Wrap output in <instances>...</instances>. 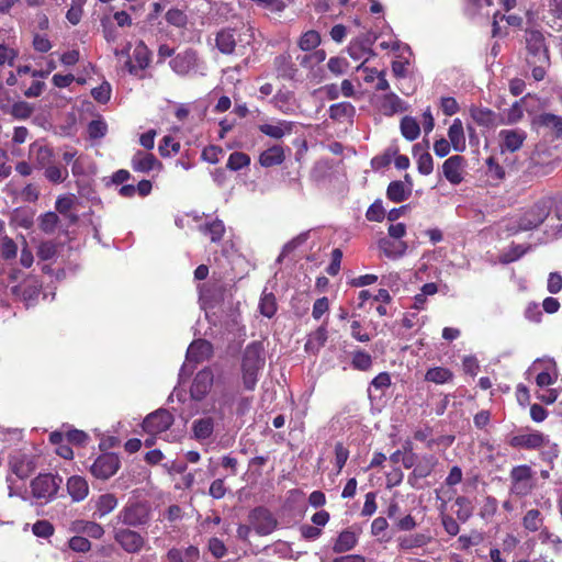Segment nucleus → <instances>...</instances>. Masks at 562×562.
I'll list each match as a JSON object with an SVG mask.
<instances>
[{
	"instance_id": "f257e3e1",
	"label": "nucleus",
	"mask_w": 562,
	"mask_h": 562,
	"mask_svg": "<svg viewBox=\"0 0 562 562\" xmlns=\"http://www.w3.org/2000/svg\"><path fill=\"white\" fill-rule=\"evenodd\" d=\"M525 44L526 64L531 68L532 78L536 81H541L551 65L546 36L539 30L528 29L525 31Z\"/></svg>"
},
{
	"instance_id": "f03ea898",
	"label": "nucleus",
	"mask_w": 562,
	"mask_h": 562,
	"mask_svg": "<svg viewBox=\"0 0 562 562\" xmlns=\"http://www.w3.org/2000/svg\"><path fill=\"white\" fill-rule=\"evenodd\" d=\"M266 364V348L262 341H252L246 346L241 355V382L247 391H254L258 383V374Z\"/></svg>"
},
{
	"instance_id": "7ed1b4c3",
	"label": "nucleus",
	"mask_w": 562,
	"mask_h": 562,
	"mask_svg": "<svg viewBox=\"0 0 562 562\" xmlns=\"http://www.w3.org/2000/svg\"><path fill=\"white\" fill-rule=\"evenodd\" d=\"M553 205L552 198H542L524 213L518 222L521 231H529L538 227L549 216Z\"/></svg>"
},
{
	"instance_id": "20e7f679",
	"label": "nucleus",
	"mask_w": 562,
	"mask_h": 562,
	"mask_svg": "<svg viewBox=\"0 0 562 562\" xmlns=\"http://www.w3.org/2000/svg\"><path fill=\"white\" fill-rule=\"evenodd\" d=\"M116 518L127 527L144 526L150 520V507L146 503L134 502L124 506Z\"/></svg>"
},
{
	"instance_id": "39448f33",
	"label": "nucleus",
	"mask_w": 562,
	"mask_h": 562,
	"mask_svg": "<svg viewBox=\"0 0 562 562\" xmlns=\"http://www.w3.org/2000/svg\"><path fill=\"white\" fill-rule=\"evenodd\" d=\"M61 483L59 475L40 474L31 482L32 495L37 499L48 501L57 494Z\"/></svg>"
},
{
	"instance_id": "423d86ee",
	"label": "nucleus",
	"mask_w": 562,
	"mask_h": 562,
	"mask_svg": "<svg viewBox=\"0 0 562 562\" xmlns=\"http://www.w3.org/2000/svg\"><path fill=\"white\" fill-rule=\"evenodd\" d=\"M113 539L122 550L130 554L139 553L146 544V539L131 528H114Z\"/></svg>"
},
{
	"instance_id": "0eeeda50",
	"label": "nucleus",
	"mask_w": 562,
	"mask_h": 562,
	"mask_svg": "<svg viewBox=\"0 0 562 562\" xmlns=\"http://www.w3.org/2000/svg\"><path fill=\"white\" fill-rule=\"evenodd\" d=\"M121 461L117 454L109 452L99 456L90 468L92 475L99 480H108L120 469Z\"/></svg>"
},
{
	"instance_id": "6e6552de",
	"label": "nucleus",
	"mask_w": 562,
	"mask_h": 562,
	"mask_svg": "<svg viewBox=\"0 0 562 562\" xmlns=\"http://www.w3.org/2000/svg\"><path fill=\"white\" fill-rule=\"evenodd\" d=\"M249 521L255 531L260 536L270 535L278 521L271 512L265 507H256L249 514Z\"/></svg>"
},
{
	"instance_id": "1a4fd4ad",
	"label": "nucleus",
	"mask_w": 562,
	"mask_h": 562,
	"mask_svg": "<svg viewBox=\"0 0 562 562\" xmlns=\"http://www.w3.org/2000/svg\"><path fill=\"white\" fill-rule=\"evenodd\" d=\"M42 290V282L34 276H29L22 283L11 288V293L27 306L36 302Z\"/></svg>"
},
{
	"instance_id": "9d476101",
	"label": "nucleus",
	"mask_w": 562,
	"mask_h": 562,
	"mask_svg": "<svg viewBox=\"0 0 562 562\" xmlns=\"http://www.w3.org/2000/svg\"><path fill=\"white\" fill-rule=\"evenodd\" d=\"M172 414L165 409L159 408L150 413L143 422V428L150 434H159L168 430L173 424Z\"/></svg>"
},
{
	"instance_id": "9b49d317",
	"label": "nucleus",
	"mask_w": 562,
	"mask_h": 562,
	"mask_svg": "<svg viewBox=\"0 0 562 562\" xmlns=\"http://www.w3.org/2000/svg\"><path fill=\"white\" fill-rule=\"evenodd\" d=\"M214 381L213 371L210 368L200 370L191 384L190 395L194 401H202L210 392Z\"/></svg>"
},
{
	"instance_id": "f8f14e48",
	"label": "nucleus",
	"mask_w": 562,
	"mask_h": 562,
	"mask_svg": "<svg viewBox=\"0 0 562 562\" xmlns=\"http://www.w3.org/2000/svg\"><path fill=\"white\" fill-rule=\"evenodd\" d=\"M169 65L176 74L187 76L198 67V53L192 48H188L178 53L170 60Z\"/></svg>"
},
{
	"instance_id": "ddd939ff",
	"label": "nucleus",
	"mask_w": 562,
	"mask_h": 562,
	"mask_svg": "<svg viewBox=\"0 0 562 562\" xmlns=\"http://www.w3.org/2000/svg\"><path fill=\"white\" fill-rule=\"evenodd\" d=\"M467 160L463 156L454 155L449 157L442 165V173L451 184H459L463 181Z\"/></svg>"
},
{
	"instance_id": "4468645a",
	"label": "nucleus",
	"mask_w": 562,
	"mask_h": 562,
	"mask_svg": "<svg viewBox=\"0 0 562 562\" xmlns=\"http://www.w3.org/2000/svg\"><path fill=\"white\" fill-rule=\"evenodd\" d=\"M133 58L136 64H134L131 58L125 61V67L131 75H137L138 70H144L148 67L150 61V52L143 41L136 44L133 52Z\"/></svg>"
},
{
	"instance_id": "2eb2a0df",
	"label": "nucleus",
	"mask_w": 562,
	"mask_h": 562,
	"mask_svg": "<svg viewBox=\"0 0 562 562\" xmlns=\"http://www.w3.org/2000/svg\"><path fill=\"white\" fill-rule=\"evenodd\" d=\"M241 43V33L236 34L235 29H223L216 34L215 44L222 54H233L237 43Z\"/></svg>"
},
{
	"instance_id": "dca6fc26",
	"label": "nucleus",
	"mask_w": 562,
	"mask_h": 562,
	"mask_svg": "<svg viewBox=\"0 0 562 562\" xmlns=\"http://www.w3.org/2000/svg\"><path fill=\"white\" fill-rule=\"evenodd\" d=\"M508 443L513 448L538 449L546 443V438L541 432L533 431L516 435L510 438Z\"/></svg>"
},
{
	"instance_id": "f3484780",
	"label": "nucleus",
	"mask_w": 562,
	"mask_h": 562,
	"mask_svg": "<svg viewBox=\"0 0 562 562\" xmlns=\"http://www.w3.org/2000/svg\"><path fill=\"white\" fill-rule=\"evenodd\" d=\"M213 352V346L205 339H198L191 342L187 350V360L199 363L210 358Z\"/></svg>"
},
{
	"instance_id": "a211bd4d",
	"label": "nucleus",
	"mask_w": 562,
	"mask_h": 562,
	"mask_svg": "<svg viewBox=\"0 0 562 562\" xmlns=\"http://www.w3.org/2000/svg\"><path fill=\"white\" fill-rule=\"evenodd\" d=\"M10 468L19 479L24 480L34 472L35 463L25 454H16L11 457Z\"/></svg>"
},
{
	"instance_id": "6ab92c4d",
	"label": "nucleus",
	"mask_w": 562,
	"mask_h": 562,
	"mask_svg": "<svg viewBox=\"0 0 562 562\" xmlns=\"http://www.w3.org/2000/svg\"><path fill=\"white\" fill-rule=\"evenodd\" d=\"M375 37L372 38L369 34H366L351 41L348 46L349 56L355 60H359L364 56V54L374 55L371 49Z\"/></svg>"
},
{
	"instance_id": "aec40b11",
	"label": "nucleus",
	"mask_w": 562,
	"mask_h": 562,
	"mask_svg": "<svg viewBox=\"0 0 562 562\" xmlns=\"http://www.w3.org/2000/svg\"><path fill=\"white\" fill-rule=\"evenodd\" d=\"M448 138L449 143L452 146V148L462 153L465 150L467 143H465V136H464V130L463 124L460 119H454L452 124L450 125L448 130Z\"/></svg>"
},
{
	"instance_id": "412c9836",
	"label": "nucleus",
	"mask_w": 562,
	"mask_h": 562,
	"mask_svg": "<svg viewBox=\"0 0 562 562\" xmlns=\"http://www.w3.org/2000/svg\"><path fill=\"white\" fill-rule=\"evenodd\" d=\"M470 115L477 125L484 127H494L499 122L498 115L487 108L472 106Z\"/></svg>"
},
{
	"instance_id": "4be33fe9",
	"label": "nucleus",
	"mask_w": 562,
	"mask_h": 562,
	"mask_svg": "<svg viewBox=\"0 0 562 562\" xmlns=\"http://www.w3.org/2000/svg\"><path fill=\"white\" fill-rule=\"evenodd\" d=\"M214 418L211 416L194 419L191 426L194 438L198 440L209 439L214 431Z\"/></svg>"
},
{
	"instance_id": "5701e85b",
	"label": "nucleus",
	"mask_w": 562,
	"mask_h": 562,
	"mask_svg": "<svg viewBox=\"0 0 562 562\" xmlns=\"http://www.w3.org/2000/svg\"><path fill=\"white\" fill-rule=\"evenodd\" d=\"M156 166H161L153 154L137 151L132 158V168L139 172H149Z\"/></svg>"
},
{
	"instance_id": "b1692460",
	"label": "nucleus",
	"mask_w": 562,
	"mask_h": 562,
	"mask_svg": "<svg viewBox=\"0 0 562 562\" xmlns=\"http://www.w3.org/2000/svg\"><path fill=\"white\" fill-rule=\"evenodd\" d=\"M67 491L74 502H80L87 497L89 486L83 477L74 475L68 479Z\"/></svg>"
},
{
	"instance_id": "393cba45",
	"label": "nucleus",
	"mask_w": 562,
	"mask_h": 562,
	"mask_svg": "<svg viewBox=\"0 0 562 562\" xmlns=\"http://www.w3.org/2000/svg\"><path fill=\"white\" fill-rule=\"evenodd\" d=\"M284 158L285 156L283 148L279 145H274L260 154L259 164L262 167L269 168L281 165Z\"/></svg>"
},
{
	"instance_id": "a878e982",
	"label": "nucleus",
	"mask_w": 562,
	"mask_h": 562,
	"mask_svg": "<svg viewBox=\"0 0 562 562\" xmlns=\"http://www.w3.org/2000/svg\"><path fill=\"white\" fill-rule=\"evenodd\" d=\"M274 66L280 77L293 79L296 75V67L292 63V57L289 54H282L274 58Z\"/></svg>"
},
{
	"instance_id": "bb28decb",
	"label": "nucleus",
	"mask_w": 562,
	"mask_h": 562,
	"mask_svg": "<svg viewBox=\"0 0 562 562\" xmlns=\"http://www.w3.org/2000/svg\"><path fill=\"white\" fill-rule=\"evenodd\" d=\"M412 194V189L406 188L404 182L402 181H392L390 182L386 189V196L394 203H401L407 200Z\"/></svg>"
},
{
	"instance_id": "cd10ccee",
	"label": "nucleus",
	"mask_w": 562,
	"mask_h": 562,
	"mask_svg": "<svg viewBox=\"0 0 562 562\" xmlns=\"http://www.w3.org/2000/svg\"><path fill=\"white\" fill-rule=\"evenodd\" d=\"M499 136L503 139V146L512 153L519 149L526 138L522 132L513 130L501 131Z\"/></svg>"
},
{
	"instance_id": "c85d7f7f",
	"label": "nucleus",
	"mask_w": 562,
	"mask_h": 562,
	"mask_svg": "<svg viewBox=\"0 0 562 562\" xmlns=\"http://www.w3.org/2000/svg\"><path fill=\"white\" fill-rule=\"evenodd\" d=\"M540 126L550 130L555 137H562V116L552 113H542L537 117Z\"/></svg>"
},
{
	"instance_id": "c756f323",
	"label": "nucleus",
	"mask_w": 562,
	"mask_h": 562,
	"mask_svg": "<svg viewBox=\"0 0 562 562\" xmlns=\"http://www.w3.org/2000/svg\"><path fill=\"white\" fill-rule=\"evenodd\" d=\"M398 547L403 550H411L415 548H422L426 544H428L431 541V537L425 535V533H415V535H408L404 537H400L397 539Z\"/></svg>"
},
{
	"instance_id": "7c9ffc66",
	"label": "nucleus",
	"mask_w": 562,
	"mask_h": 562,
	"mask_svg": "<svg viewBox=\"0 0 562 562\" xmlns=\"http://www.w3.org/2000/svg\"><path fill=\"white\" fill-rule=\"evenodd\" d=\"M355 106L349 102H339L329 106V117L334 121H342L353 117Z\"/></svg>"
},
{
	"instance_id": "2f4dec72",
	"label": "nucleus",
	"mask_w": 562,
	"mask_h": 562,
	"mask_svg": "<svg viewBox=\"0 0 562 562\" xmlns=\"http://www.w3.org/2000/svg\"><path fill=\"white\" fill-rule=\"evenodd\" d=\"M522 526L529 532L541 531L543 526V517L539 509H529L524 518Z\"/></svg>"
},
{
	"instance_id": "473e14b6",
	"label": "nucleus",
	"mask_w": 562,
	"mask_h": 562,
	"mask_svg": "<svg viewBox=\"0 0 562 562\" xmlns=\"http://www.w3.org/2000/svg\"><path fill=\"white\" fill-rule=\"evenodd\" d=\"M358 538L355 532L344 530L339 533L333 550L337 553L351 550L357 544Z\"/></svg>"
},
{
	"instance_id": "72a5a7b5",
	"label": "nucleus",
	"mask_w": 562,
	"mask_h": 562,
	"mask_svg": "<svg viewBox=\"0 0 562 562\" xmlns=\"http://www.w3.org/2000/svg\"><path fill=\"white\" fill-rule=\"evenodd\" d=\"M379 248L384 252L387 257H401L404 255L406 250V244L403 241L394 243L389 238H381L378 243Z\"/></svg>"
},
{
	"instance_id": "f704fd0d",
	"label": "nucleus",
	"mask_w": 562,
	"mask_h": 562,
	"mask_svg": "<svg viewBox=\"0 0 562 562\" xmlns=\"http://www.w3.org/2000/svg\"><path fill=\"white\" fill-rule=\"evenodd\" d=\"M401 132L407 140H415L420 134V127L414 117L404 116L401 120Z\"/></svg>"
},
{
	"instance_id": "c9c22d12",
	"label": "nucleus",
	"mask_w": 562,
	"mask_h": 562,
	"mask_svg": "<svg viewBox=\"0 0 562 562\" xmlns=\"http://www.w3.org/2000/svg\"><path fill=\"white\" fill-rule=\"evenodd\" d=\"M452 376L453 373L449 369L442 367H435L430 368L426 372L425 380L428 382H434L436 384H443L452 380Z\"/></svg>"
},
{
	"instance_id": "e433bc0d",
	"label": "nucleus",
	"mask_w": 562,
	"mask_h": 562,
	"mask_svg": "<svg viewBox=\"0 0 562 562\" xmlns=\"http://www.w3.org/2000/svg\"><path fill=\"white\" fill-rule=\"evenodd\" d=\"M454 506L458 507L456 510L457 518L465 522L473 515V506L471 505V501L465 496H458L454 501Z\"/></svg>"
},
{
	"instance_id": "4c0bfd02",
	"label": "nucleus",
	"mask_w": 562,
	"mask_h": 562,
	"mask_svg": "<svg viewBox=\"0 0 562 562\" xmlns=\"http://www.w3.org/2000/svg\"><path fill=\"white\" fill-rule=\"evenodd\" d=\"M200 231L203 234L210 235L211 241L217 243L223 238L225 226L222 221L215 220L211 223L200 226Z\"/></svg>"
},
{
	"instance_id": "58836bf2",
	"label": "nucleus",
	"mask_w": 562,
	"mask_h": 562,
	"mask_svg": "<svg viewBox=\"0 0 562 562\" xmlns=\"http://www.w3.org/2000/svg\"><path fill=\"white\" fill-rule=\"evenodd\" d=\"M259 310H260V313L268 318H271L276 314L277 302H276V296L273 295V293L266 292V291L262 292L260 303H259Z\"/></svg>"
},
{
	"instance_id": "ea45409f",
	"label": "nucleus",
	"mask_w": 562,
	"mask_h": 562,
	"mask_svg": "<svg viewBox=\"0 0 562 562\" xmlns=\"http://www.w3.org/2000/svg\"><path fill=\"white\" fill-rule=\"evenodd\" d=\"M117 505V499L113 494L101 495L97 502V513L103 517L111 513Z\"/></svg>"
},
{
	"instance_id": "a19ab883",
	"label": "nucleus",
	"mask_w": 562,
	"mask_h": 562,
	"mask_svg": "<svg viewBox=\"0 0 562 562\" xmlns=\"http://www.w3.org/2000/svg\"><path fill=\"white\" fill-rule=\"evenodd\" d=\"M250 165V157L243 151H234L229 155L226 167L229 170L238 171Z\"/></svg>"
},
{
	"instance_id": "79ce46f5",
	"label": "nucleus",
	"mask_w": 562,
	"mask_h": 562,
	"mask_svg": "<svg viewBox=\"0 0 562 562\" xmlns=\"http://www.w3.org/2000/svg\"><path fill=\"white\" fill-rule=\"evenodd\" d=\"M8 112L16 120H26L33 114L34 106L25 101H18Z\"/></svg>"
},
{
	"instance_id": "37998d69",
	"label": "nucleus",
	"mask_w": 562,
	"mask_h": 562,
	"mask_svg": "<svg viewBox=\"0 0 562 562\" xmlns=\"http://www.w3.org/2000/svg\"><path fill=\"white\" fill-rule=\"evenodd\" d=\"M1 257L3 260L9 261L16 258L18 255V245L9 236L1 237L0 243Z\"/></svg>"
},
{
	"instance_id": "c03bdc74",
	"label": "nucleus",
	"mask_w": 562,
	"mask_h": 562,
	"mask_svg": "<svg viewBox=\"0 0 562 562\" xmlns=\"http://www.w3.org/2000/svg\"><path fill=\"white\" fill-rule=\"evenodd\" d=\"M58 223V215L55 212H47L40 217L38 226L44 233L52 234L55 232Z\"/></svg>"
},
{
	"instance_id": "a18cd8bd",
	"label": "nucleus",
	"mask_w": 562,
	"mask_h": 562,
	"mask_svg": "<svg viewBox=\"0 0 562 562\" xmlns=\"http://www.w3.org/2000/svg\"><path fill=\"white\" fill-rule=\"evenodd\" d=\"M74 206V196L63 195L59 196L56 201L55 207L57 212H59L63 215H67L70 220V222L75 223L78 220V216L75 214H69L68 212Z\"/></svg>"
},
{
	"instance_id": "49530a36",
	"label": "nucleus",
	"mask_w": 562,
	"mask_h": 562,
	"mask_svg": "<svg viewBox=\"0 0 562 562\" xmlns=\"http://www.w3.org/2000/svg\"><path fill=\"white\" fill-rule=\"evenodd\" d=\"M319 43V34L316 31H307L301 36L299 46L302 50H311L317 47Z\"/></svg>"
},
{
	"instance_id": "de8ad7c7",
	"label": "nucleus",
	"mask_w": 562,
	"mask_h": 562,
	"mask_svg": "<svg viewBox=\"0 0 562 562\" xmlns=\"http://www.w3.org/2000/svg\"><path fill=\"white\" fill-rule=\"evenodd\" d=\"M402 100L395 93H387L383 97L382 108L385 113L393 114L403 111Z\"/></svg>"
},
{
	"instance_id": "09e8293b",
	"label": "nucleus",
	"mask_w": 562,
	"mask_h": 562,
	"mask_svg": "<svg viewBox=\"0 0 562 562\" xmlns=\"http://www.w3.org/2000/svg\"><path fill=\"white\" fill-rule=\"evenodd\" d=\"M158 150L162 157H169L171 154H177L180 150V143L167 135L161 139Z\"/></svg>"
},
{
	"instance_id": "8fccbe9b",
	"label": "nucleus",
	"mask_w": 562,
	"mask_h": 562,
	"mask_svg": "<svg viewBox=\"0 0 562 562\" xmlns=\"http://www.w3.org/2000/svg\"><path fill=\"white\" fill-rule=\"evenodd\" d=\"M327 340V330L325 327L317 328L310 337L307 342L305 344V349L310 350L314 347L319 348L323 346Z\"/></svg>"
},
{
	"instance_id": "3c124183",
	"label": "nucleus",
	"mask_w": 562,
	"mask_h": 562,
	"mask_svg": "<svg viewBox=\"0 0 562 562\" xmlns=\"http://www.w3.org/2000/svg\"><path fill=\"white\" fill-rule=\"evenodd\" d=\"M366 217L371 222H382L385 217V210L381 200H375L368 209Z\"/></svg>"
},
{
	"instance_id": "603ef678",
	"label": "nucleus",
	"mask_w": 562,
	"mask_h": 562,
	"mask_svg": "<svg viewBox=\"0 0 562 562\" xmlns=\"http://www.w3.org/2000/svg\"><path fill=\"white\" fill-rule=\"evenodd\" d=\"M352 366L355 369L367 371L372 367V358L368 352L357 351L352 357Z\"/></svg>"
},
{
	"instance_id": "864d4df0",
	"label": "nucleus",
	"mask_w": 562,
	"mask_h": 562,
	"mask_svg": "<svg viewBox=\"0 0 562 562\" xmlns=\"http://www.w3.org/2000/svg\"><path fill=\"white\" fill-rule=\"evenodd\" d=\"M486 167H487V176L496 181L503 180L505 178V170L504 168L496 161L494 157H488L486 159Z\"/></svg>"
},
{
	"instance_id": "5fc2aeb1",
	"label": "nucleus",
	"mask_w": 562,
	"mask_h": 562,
	"mask_svg": "<svg viewBox=\"0 0 562 562\" xmlns=\"http://www.w3.org/2000/svg\"><path fill=\"white\" fill-rule=\"evenodd\" d=\"M32 531L36 537L49 538L54 533V526L48 520H38L33 527Z\"/></svg>"
},
{
	"instance_id": "6e6d98bb",
	"label": "nucleus",
	"mask_w": 562,
	"mask_h": 562,
	"mask_svg": "<svg viewBox=\"0 0 562 562\" xmlns=\"http://www.w3.org/2000/svg\"><path fill=\"white\" fill-rule=\"evenodd\" d=\"M57 254L56 244L53 241H42L37 248V256L41 260H49Z\"/></svg>"
},
{
	"instance_id": "4d7b16f0",
	"label": "nucleus",
	"mask_w": 562,
	"mask_h": 562,
	"mask_svg": "<svg viewBox=\"0 0 562 562\" xmlns=\"http://www.w3.org/2000/svg\"><path fill=\"white\" fill-rule=\"evenodd\" d=\"M69 548L75 552L86 553L91 549V542L81 536H74L68 541Z\"/></svg>"
},
{
	"instance_id": "13d9d810",
	"label": "nucleus",
	"mask_w": 562,
	"mask_h": 562,
	"mask_svg": "<svg viewBox=\"0 0 562 562\" xmlns=\"http://www.w3.org/2000/svg\"><path fill=\"white\" fill-rule=\"evenodd\" d=\"M417 168L422 175H430L434 170V160L428 151L422 153L417 159Z\"/></svg>"
},
{
	"instance_id": "bf43d9fd",
	"label": "nucleus",
	"mask_w": 562,
	"mask_h": 562,
	"mask_svg": "<svg viewBox=\"0 0 562 562\" xmlns=\"http://www.w3.org/2000/svg\"><path fill=\"white\" fill-rule=\"evenodd\" d=\"M108 126L101 120H93L88 125V134L90 138L98 139L106 134Z\"/></svg>"
},
{
	"instance_id": "052dcab7",
	"label": "nucleus",
	"mask_w": 562,
	"mask_h": 562,
	"mask_svg": "<svg viewBox=\"0 0 562 562\" xmlns=\"http://www.w3.org/2000/svg\"><path fill=\"white\" fill-rule=\"evenodd\" d=\"M166 21L175 26L182 27L187 24V15L179 9H170L166 13Z\"/></svg>"
},
{
	"instance_id": "680f3d73",
	"label": "nucleus",
	"mask_w": 562,
	"mask_h": 562,
	"mask_svg": "<svg viewBox=\"0 0 562 562\" xmlns=\"http://www.w3.org/2000/svg\"><path fill=\"white\" fill-rule=\"evenodd\" d=\"M67 175H68L67 169H61L57 166H48L45 169V177L50 182H54V183L63 182L66 179Z\"/></svg>"
},
{
	"instance_id": "e2e57ef3",
	"label": "nucleus",
	"mask_w": 562,
	"mask_h": 562,
	"mask_svg": "<svg viewBox=\"0 0 562 562\" xmlns=\"http://www.w3.org/2000/svg\"><path fill=\"white\" fill-rule=\"evenodd\" d=\"M431 472L432 470L429 468V465L419 463L414 468L413 472L409 474L408 483L412 486H415L418 480L427 477Z\"/></svg>"
},
{
	"instance_id": "0e129e2a",
	"label": "nucleus",
	"mask_w": 562,
	"mask_h": 562,
	"mask_svg": "<svg viewBox=\"0 0 562 562\" xmlns=\"http://www.w3.org/2000/svg\"><path fill=\"white\" fill-rule=\"evenodd\" d=\"M532 471L528 465H518L512 469L510 480L512 481H531Z\"/></svg>"
},
{
	"instance_id": "69168bd1",
	"label": "nucleus",
	"mask_w": 562,
	"mask_h": 562,
	"mask_svg": "<svg viewBox=\"0 0 562 562\" xmlns=\"http://www.w3.org/2000/svg\"><path fill=\"white\" fill-rule=\"evenodd\" d=\"M93 99L100 103H106L110 100L111 87L108 82H103L91 91Z\"/></svg>"
},
{
	"instance_id": "338daca9",
	"label": "nucleus",
	"mask_w": 562,
	"mask_h": 562,
	"mask_svg": "<svg viewBox=\"0 0 562 562\" xmlns=\"http://www.w3.org/2000/svg\"><path fill=\"white\" fill-rule=\"evenodd\" d=\"M497 506H498V504H497V501L495 497L486 496L484 499V503L481 507L480 516L482 518H487V517L494 516L497 512Z\"/></svg>"
},
{
	"instance_id": "774afa93",
	"label": "nucleus",
	"mask_w": 562,
	"mask_h": 562,
	"mask_svg": "<svg viewBox=\"0 0 562 562\" xmlns=\"http://www.w3.org/2000/svg\"><path fill=\"white\" fill-rule=\"evenodd\" d=\"M328 69L335 74V75H342L348 66H349V63L347 61L346 58H342V57H331L329 60H328Z\"/></svg>"
}]
</instances>
